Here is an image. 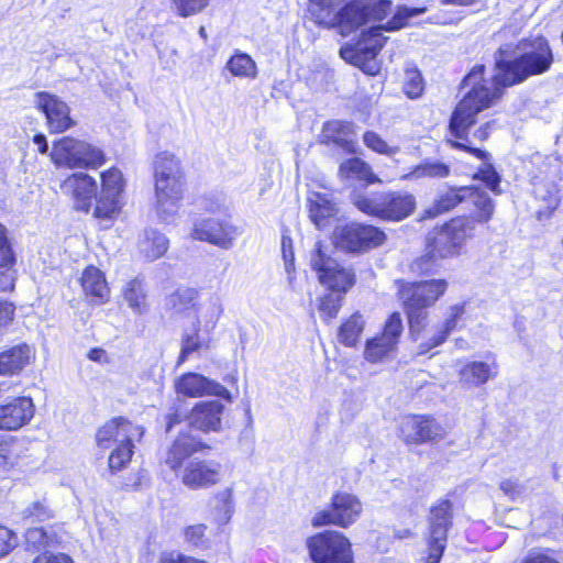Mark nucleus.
Returning a JSON list of instances; mask_svg holds the SVG:
<instances>
[{
	"label": "nucleus",
	"instance_id": "bf43d9fd",
	"mask_svg": "<svg viewBox=\"0 0 563 563\" xmlns=\"http://www.w3.org/2000/svg\"><path fill=\"white\" fill-rule=\"evenodd\" d=\"M312 3V14L318 22V14L330 15L338 12L336 8L341 5L343 0H310Z\"/></svg>",
	"mask_w": 563,
	"mask_h": 563
},
{
	"label": "nucleus",
	"instance_id": "0eeeda50",
	"mask_svg": "<svg viewBox=\"0 0 563 563\" xmlns=\"http://www.w3.org/2000/svg\"><path fill=\"white\" fill-rule=\"evenodd\" d=\"M332 241L342 252L366 253L382 246L386 242V234L374 225L352 222L336 227Z\"/></svg>",
	"mask_w": 563,
	"mask_h": 563
},
{
	"label": "nucleus",
	"instance_id": "5701e85b",
	"mask_svg": "<svg viewBox=\"0 0 563 563\" xmlns=\"http://www.w3.org/2000/svg\"><path fill=\"white\" fill-rule=\"evenodd\" d=\"M499 365L494 357L487 361H465L457 371L459 383L465 388H476L498 376Z\"/></svg>",
	"mask_w": 563,
	"mask_h": 563
},
{
	"label": "nucleus",
	"instance_id": "9b49d317",
	"mask_svg": "<svg viewBox=\"0 0 563 563\" xmlns=\"http://www.w3.org/2000/svg\"><path fill=\"white\" fill-rule=\"evenodd\" d=\"M101 190L97 196L93 216L98 219L113 218L122 207L124 179L120 169L111 167L100 175Z\"/></svg>",
	"mask_w": 563,
	"mask_h": 563
},
{
	"label": "nucleus",
	"instance_id": "6ab92c4d",
	"mask_svg": "<svg viewBox=\"0 0 563 563\" xmlns=\"http://www.w3.org/2000/svg\"><path fill=\"white\" fill-rule=\"evenodd\" d=\"M222 466L214 460H191L181 475L183 484L190 489H203L217 485L221 479Z\"/></svg>",
	"mask_w": 563,
	"mask_h": 563
},
{
	"label": "nucleus",
	"instance_id": "09e8293b",
	"mask_svg": "<svg viewBox=\"0 0 563 563\" xmlns=\"http://www.w3.org/2000/svg\"><path fill=\"white\" fill-rule=\"evenodd\" d=\"M363 142L369 150L378 154L391 156L399 152L398 146L389 145L384 139L380 137L379 134L374 131L365 132L363 135Z\"/></svg>",
	"mask_w": 563,
	"mask_h": 563
},
{
	"label": "nucleus",
	"instance_id": "4c0bfd02",
	"mask_svg": "<svg viewBox=\"0 0 563 563\" xmlns=\"http://www.w3.org/2000/svg\"><path fill=\"white\" fill-rule=\"evenodd\" d=\"M475 225L468 217H456L444 224L460 251L475 236Z\"/></svg>",
	"mask_w": 563,
	"mask_h": 563
},
{
	"label": "nucleus",
	"instance_id": "20e7f679",
	"mask_svg": "<svg viewBox=\"0 0 563 563\" xmlns=\"http://www.w3.org/2000/svg\"><path fill=\"white\" fill-rule=\"evenodd\" d=\"M391 5L389 0H356L334 14H318V23L349 36L363 25L384 20L391 12Z\"/></svg>",
	"mask_w": 563,
	"mask_h": 563
},
{
	"label": "nucleus",
	"instance_id": "864d4df0",
	"mask_svg": "<svg viewBox=\"0 0 563 563\" xmlns=\"http://www.w3.org/2000/svg\"><path fill=\"white\" fill-rule=\"evenodd\" d=\"M179 16L188 18L203 11L210 0H169Z\"/></svg>",
	"mask_w": 563,
	"mask_h": 563
},
{
	"label": "nucleus",
	"instance_id": "423d86ee",
	"mask_svg": "<svg viewBox=\"0 0 563 563\" xmlns=\"http://www.w3.org/2000/svg\"><path fill=\"white\" fill-rule=\"evenodd\" d=\"M51 158L56 166L71 169H95L106 162L104 153L100 148L69 136H64L54 143Z\"/></svg>",
	"mask_w": 563,
	"mask_h": 563
},
{
	"label": "nucleus",
	"instance_id": "58836bf2",
	"mask_svg": "<svg viewBox=\"0 0 563 563\" xmlns=\"http://www.w3.org/2000/svg\"><path fill=\"white\" fill-rule=\"evenodd\" d=\"M364 328V317L355 312L339 328L338 340L345 346H355L361 339Z\"/></svg>",
	"mask_w": 563,
	"mask_h": 563
},
{
	"label": "nucleus",
	"instance_id": "f704fd0d",
	"mask_svg": "<svg viewBox=\"0 0 563 563\" xmlns=\"http://www.w3.org/2000/svg\"><path fill=\"white\" fill-rule=\"evenodd\" d=\"M169 245L165 234L155 229H147L139 241L140 252L148 260L155 261L162 257Z\"/></svg>",
	"mask_w": 563,
	"mask_h": 563
},
{
	"label": "nucleus",
	"instance_id": "9d476101",
	"mask_svg": "<svg viewBox=\"0 0 563 563\" xmlns=\"http://www.w3.org/2000/svg\"><path fill=\"white\" fill-rule=\"evenodd\" d=\"M360 499L349 493H336L331 499L329 509L318 511L312 518L313 527L338 526L349 528L362 514Z\"/></svg>",
	"mask_w": 563,
	"mask_h": 563
},
{
	"label": "nucleus",
	"instance_id": "2f4dec72",
	"mask_svg": "<svg viewBox=\"0 0 563 563\" xmlns=\"http://www.w3.org/2000/svg\"><path fill=\"white\" fill-rule=\"evenodd\" d=\"M33 352L26 344L13 346L0 353V375H14L32 360Z\"/></svg>",
	"mask_w": 563,
	"mask_h": 563
},
{
	"label": "nucleus",
	"instance_id": "a211bd4d",
	"mask_svg": "<svg viewBox=\"0 0 563 563\" xmlns=\"http://www.w3.org/2000/svg\"><path fill=\"white\" fill-rule=\"evenodd\" d=\"M36 107L45 114L47 126L53 133H62L75 125L68 104L55 95L45 91L35 96Z\"/></svg>",
	"mask_w": 563,
	"mask_h": 563
},
{
	"label": "nucleus",
	"instance_id": "c03bdc74",
	"mask_svg": "<svg viewBox=\"0 0 563 563\" xmlns=\"http://www.w3.org/2000/svg\"><path fill=\"white\" fill-rule=\"evenodd\" d=\"M122 291L124 300L135 313H143L146 310V295L141 280L128 282Z\"/></svg>",
	"mask_w": 563,
	"mask_h": 563
},
{
	"label": "nucleus",
	"instance_id": "7c9ffc66",
	"mask_svg": "<svg viewBox=\"0 0 563 563\" xmlns=\"http://www.w3.org/2000/svg\"><path fill=\"white\" fill-rule=\"evenodd\" d=\"M310 219L318 229L328 225L329 220L333 218L338 208L328 192L312 191L308 197Z\"/></svg>",
	"mask_w": 563,
	"mask_h": 563
},
{
	"label": "nucleus",
	"instance_id": "2eb2a0df",
	"mask_svg": "<svg viewBox=\"0 0 563 563\" xmlns=\"http://www.w3.org/2000/svg\"><path fill=\"white\" fill-rule=\"evenodd\" d=\"M144 429L122 417L104 422L96 432V442L99 449H110L112 445L124 442H136L142 439Z\"/></svg>",
	"mask_w": 563,
	"mask_h": 563
},
{
	"label": "nucleus",
	"instance_id": "c85d7f7f",
	"mask_svg": "<svg viewBox=\"0 0 563 563\" xmlns=\"http://www.w3.org/2000/svg\"><path fill=\"white\" fill-rule=\"evenodd\" d=\"M468 192H472V187L467 186L459 188L452 187L440 191L433 203L424 210V218H435L451 211L467 199Z\"/></svg>",
	"mask_w": 563,
	"mask_h": 563
},
{
	"label": "nucleus",
	"instance_id": "5fc2aeb1",
	"mask_svg": "<svg viewBox=\"0 0 563 563\" xmlns=\"http://www.w3.org/2000/svg\"><path fill=\"white\" fill-rule=\"evenodd\" d=\"M16 255L12 250V260L9 263H0V291L5 292L14 288L16 279Z\"/></svg>",
	"mask_w": 563,
	"mask_h": 563
},
{
	"label": "nucleus",
	"instance_id": "ea45409f",
	"mask_svg": "<svg viewBox=\"0 0 563 563\" xmlns=\"http://www.w3.org/2000/svg\"><path fill=\"white\" fill-rule=\"evenodd\" d=\"M225 68L232 76L254 79L257 76V66L254 59L246 53L235 52L227 62Z\"/></svg>",
	"mask_w": 563,
	"mask_h": 563
},
{
	"label": "nucleus",
	"instance_id": "bb28decb",
	"mask_svg": "<svg viewBox=\"0 0 563 563\" xmlns=\"http://www.w3.org/2000/svg\"><path fill=\"white\" fill-rule=\"evenodd\" d=\"M460 253L461 251L443 224L433 231L431 236L428 239L427 254L419 260V266L422 268V263L426 258L443 260L456 256Z\"/></svg>",
	"mask_w": 563,
	"mask_h": 563
},
{
	"label": "nucleus",
	"instance_id": "a19ab883",
	"mask_svg": "<svg viewBox=\"0 0 563 563\" xmlns=\"http://www.w3.org/2000/svg\"><path fill=\"white\" fill-rule=\"evenodd\" d=\"M450 175V166L433 159H426L416 166L410 173L401 176V179H420V178H444Z\"/></svg>",
	"mask_w": 563,
	"mask_h": 563
},
{
	"label": "nucleus",
	"instance_id": "69168bd1",
	"mask_svg": "<svg viewBox=\"0 0 563 563\" xmlns=\"http://www.w3.org/2000/svg\"><path fill=\"white\" fill-rule=\"evenodd\" d=\"M32 563H73V561L64 553L44 552L36 556Z\"/></svg>",
	"mask_w": 563,
	"mask_h": 563
},
{
	"label": "nucleus",
	"instance_id": "c756f323",
	"mask_svg": "<svg viewBox=\"0 0 563 563\" xmlns=\"http://www.w3.org/2000/svg\"><path fill=\"white\" fill-rule=\"evenodd\" d=\"M80 282L85 295L90 297L92 302L101 305L108 301L110 289L103 273L99 268L88 266L82 272Z\"/></svg>",
	"mask_w": 563,
	"mask_h": 563
},
{
	"label": "nucleus",
	"instance_id": "f3484780",
	"mask_svg": "<svg viewBox=\"0 0 563 563\" xmlns=\"http://www.w3.org/2000/svg\"><path fill=\"white\" fill-rule=\"evenodd\" d=\"M35 415V405L31 397L16 396L0 402V430L19 431L27 426Z\"/></svg>",
	"mask_w": 563,
	"mask_h": 563
},
{
	"label": "nucleus",
	"instance_id": "680f3d73",
	"mask_svg": "<svg viewBox=\"0 0 563 563\" xmlns=\"http://www.w3.org/2000/svg\"><path fill=\"white\" fill-rule=\"evenodd\" d=\"M12 243L4 224L0 222V263H10L12 260Z\"/></svg>",
	"mask_w": 563,
	"mask_h": 563
},
{
	"label": "nucleus",
	"instance_id": "393cba45",
	"mask_svg": "<svg viewBox=\"0 0 563 563\" xmlns=\"http://www.w3.org/2000/svg\"><path fill=\"white\" fill-rule=\"evenodd\" d=\"M416 209V198L408 192H383V220L400 221Z\"/></svg>",
	"mask_w": 563,
	"mask_h": 563
},
{
	"label": "nucleus",
	"instance_id": "dca6fc26",
	"mask_svg": "<svg viewBox=\"0 0 563 563\" xmlns=\"http://www.w3.org/2000/svg\"><path fill=\"white\" fill-rule=\"evenodd\" d=\"M177 395L188 398L214 396L232 401L231 393L220 383L198 373H186L175 379Z\"/></svg>",
	"mask_w": 563,
	"mask_h": 563
},
{
	"label": "nucleus",
	"instance_id": "774afa93",
	"mask_svg": "<svg viewBox=\"0 0 563 563\" xmlns=\"http://www.w3.org/2000/svg\"><path fill=\"white\" fill-rule=\"evenodd\" d=\"M13 313L14 307L11 303L0 301V329L11 321Z\"/></svg>",
	"mask_w": 563,
	"mask_h": 563
},
{
	"label": "nucleus",
	"instance_id": "39448f33",
	"mask_svg": "<svg viewBox=\"0 0 563 563\" xmlns=\"http://www.w3.org/2000/svg\"><path fill=\"white\" fill-rule=\"evenodd\" d=\"M309 263L312 271L316 272L319 283L331 292L344 296L356 283L354 269L340 264L328 255L320 241L314 243Z\"/></svg>",
	"mask_w": 563,
	"mask_h": 563
},
{
	"label": "nucleus",
	"instance_id": "37998d69",
	"mask_svg": "<svg viewBox=\"0 0 563 563\" xmlns=\"http://www.w3.org/2000/svg\"><path fill=\"white\" fill-rule=\"evenodd\" d=\"M183 177L180 163L174 154L158 153L154 161V178Z\"/></svg>",
	"mask_w": 563,
	"mask_h": 563
},
{
	"label": "nucleus",
	"instance_id": "412c9836",
	"mask_svg": "<svg viewBox=\"0 0 563 563\" xmlns=\"http://www.w3.org/2000/svg\"><path fill=\"white\" fill-rule=\"evenodd\" d=\"M224 406L218 400L198 401L187 415L190 428L209 433L222 430Z\"/></svg>",
	"mask_w": 563,
	"mask_h": 563
},
{
	"label": "nucleus",
	"instance_id": "8fccbe9b",
	"mask_svg": "<svg viewBox=\"0 0 563 563\" xmlns=\"http://www.w3.org/2000/svg\"><path fill=\"white\" fill-rule=\"evenodd\" d=\"M197 297V291L191 288L177 289L174 294H172L167 299V306L175 309V311L180 312L183 310L189 309L194 306V301Z\"/></svg>",
	"mask_w": 563,
	"mask_h": 563
},
{
	"label": "nucleus",
	"instance_id": "3c124183",
	"mask_svg": "<svg viewBox=\"0 0 563 563\" xmlns=\"http://www.w3.org/2000/svg\"><path fill=\"white\" fill-rule=\"evenodd\" d=\"M184 539L194 548H208L209 538L207 537V526L203 523H196L186 527L184 530Z\"/></svg>",
	"mask_w": 563,
	"mask_h": 563
},
{
	"label": "nucleus",
	"instance_id": "c9c22d12",
	"mask_svg": "<svg viewBox=\"0 0 563 563\" xmlns=\"http://www.w3.org/2000/svg\"><path fill=\"white\" fill-rule=\"evenodd\" d=\"M450 143L453 147L464 150L475 155L476 157L483 159L484 162H486L488 158V154L485 151H482L481 148H476L460 142L452 141ZM475 178L485 183L487 188L494 191L495 194L499 192L498 187L500 178L490 164L484 163V167L478 170V173L475 175Z\"/></svg>",
	"mask_w": 563,
	"mask_h": 563
},
{
	"label": "nucleus",
	"instance_id": "79ce46f5",
	"mask_svg": "<svg viewBox=\"0 0 563 563\" xmlns=\"http://www.w3.org/2000/svg\"><path fill=\"white\" fill-rule=\"evenodd\" d=\"M199 321L191 329L186 330L181 339V351L178 357V365L184 363L192 353L202 349H209V341L199 334Z\"/></svg>",
	"mask_w": 563,
	"mask_h": 563
},
{
	"label": "nucleus",
	"instance_id": "f03ea898",
	"mask_svg": "<svg viewBox=\"0 0 563 563\" xmlns=\"http://www.w3.org/2000/svg\"><path fill=\"white\" fill-rule=\"evenodd\" d=\"M419 13L420 10L416 9H399L385 25L379 24L363 31L355 45L342 46L340 56L347 63L362 69L365 74H378L380 66L377 56L387 40V37L383 35V31L399 30L406 25L410 16H415Z\"/></svg>",
	"mask_w": 563,
	"mask_h": 563
},
{
	"label": "nucleus",
	"instance_id": "6e6552de",
	"mask_svg": "<svg viewBox=\"0 0 563 563\" xmlns=\"http://www.w3.org/2000/svg\"><path fill=\"white\" fill-rule=\"evenodd\" d=\"M189 234L196 241L230 250L242 234V229L229 218L198 217L192 221Z\"/></svg>",
	"mask_w": 563,
	"mask_h": 563
},
{
	"label": "nucleus",
	"instance_id": "603ef678",
	"mask_svg": "<svg viewBox=\"0 0 563 563\" xmlns=\"http://www.w3.org/2000/svg\"><path fill=\"white\" fill-rule=\"evenodd\" d=\"M424 90V82L420 71L416 68H408L404 78V91L411 98H418Z\"/></svg>",
	"mask_w": 563,
	"mask_h": 563
},
{
	"label": "nucleus",
	"instance_id": "338daca9",
	"mask_svg": "<svg viewBox=\"0 0 563 563\" xmlns=\"http://www.w3.org/2000/svg\"><path fill=\"white\" fill-rule=\"evenodd\" d=\"M500 490L511 499H515L522 493V487L517 479H504L499 484Z\"/></svg>",
	"mask_w": 563,
	"mask_h": 563
},
{
	"label": "nucleus",
	"instance_id": "a878e982",
	"mask_svg": "<svg viewBox=\"0 0 563 563\" xmlns=\"http://www.w3.org/2000/svg\"><path fill=\"white\" fill-rule=\"evenodd\" d=\"M205 448L201 441L189 435H180L167 449L164 462L174 472L185 467V462Z\"/></svg>",
	"mask_w": 563,
	"mask_h": 563
},
{
	"label": "nucleus",
	"instance_id": "ddd939ff",
	"mask_svg": "<svg viewBox=\"0 0 563 563\" xmlns=\"http://www.w3.org/2000/svg\"><path fill=\"white\" fill-rule=\"evenodd\" d=\"M402 319L399 312H393L385 322L379 335L368 340L364 349V357L371 363L384 362L391 357L402 333Z\"/></svg>",
	"mask_w": 563,
	"mask_h": 563
},
{
	"label": "nucleus",
	"instance_id": "052dcab7",
	"mask_svg": "<svg viewBox=\"0 0 563 563\" xmlns=\"http://www.w3.org/2000/svg\"><path fill=\"white\" fill-rule=\"evenodd\" d=\"M27 544L42 549L51 544V538L43 528H31L25 533Z\"/></svg>",
	"mask_w": 563,
	"mask_h": 563
},
{
	"label": "nucleus",
	"instance_id": "6e6d98bb",
	"mask_svg": "<svg viewBox=\"0 0 563 563\" xmlns=\"http://www.w3.org/2000/svg\"><path fill=\"white\" fill-rule=\"evenodd\" d=\"M282 252L289 285L291 288H295V254L292 249V240L290 236L285 234L282 238Z\"/></svg>",
	"mask_w": 563,
	"mask_h": 563
},
{
	"label": "nucleus",
	"instance_id": "473e14b6",
	"mask_svg": "<svg viewBox=\"0 0 563 563\" xmlns=\"http://www.w3.org/2000/svg\"><path fill=\"white\" fill-rule=\"evenodd\" d=\"M339 176L344 180H358L365 183V185L380 183L371 166L358 157L342 162L339 167Z\"/></svg>",
	"mask_w": 563,
	"mask_h": 563
},
{
	"label": "nucleus",
	"instance_id": "e433bc0d",
	"mask_svg": "<svg viewBox=\"0 0 563 563\" xmlns=\"http://www.w3.org/2000/svg\"><path fill=\"white\" fill-rule=\"evenodd\" d=\"M467 199L473 205L472 216L468 218L474 220V224H485L490 221L495 212V203L487 192L472 187V192L467 194Z\"/></svg>",
	"mask_w": 563,
	"mask_h": 563
},
{
	"label": "nucleus",
	"instance_id": "aec40b11",
	"mask_svg": "<svg viewBox=\"0 0 563 563\" xmlns=\"http://www.w3.org/2000/svg\"><path fill=\"white\" fill-rule=\"evenodd\" d=\"M183 177L155 179L156 211L163 221H169L178 211L183 198Z\"/></svg>",
	"mask_w": 563,
	"mask_h": 563
},
{
	"label": "nucleus",
	"instance_id": "1a4fd4ad",
	"mask_svg": "<svg viewBox=\"0 0 563 563\" xmlns=\"http://www.w3.org/2000/svg\"><path fill=\"white\" fill-rule=\"evenodd\" d=\"M307 547L316 563H352L351 542L339 531L319 532L307 540Z\"/></svg>",
	"mask_w": 563,
	"mask_h": 563
},
{
	"label": "nucleus",
	"instance_id": "cd10ccee",
	"mask_svg": "<svg viewBox=\"0 0 563 563\" xmlns=\"http://www.w3.org/2000/svg\"><path fill=\"white\" fill-rule=\"evenodd\" d=\"M465 313V303H455L448 309L445 320L434 329L428 340L421 344V352H427L441 345L449 334L456 328L457 322Z\"/></svg>",
	"mask_w": 563,
	"mask_h": 563
},
{
	"label": "nucleus",
	"instance_id": "72a5a7b5",
	"mask_svg": "<svg viewBox=\"0 0 563 563\" xmlns=\"http://www.w3.org/2000/svg\"><path fill=\"white\" fill-rule=\"evenodd\" d=\"M234 514L233 488L227 487L211 499V520L219 527L225 526Z\"/></svg>",
	"mask_w": 563,
	"mask_h": 563
},
{
	"label": "nucleus",
	"instance_id": "b1692460",
	"mask_svg": "<svg viewBox=\"0 0 563 563\" xmlns=\"http://www.w3.org/2000/svg\"><path fill=\"white\" fill-rule=\"evenodd\" d=\"M355 130L352 122L331 120L323 124L320 142L334 144L347 153H356Z\"/></svg>",
	"mask_w": 563,
	"mask_h": 563
},
{
	"label": "nucleus",
	"instance_id": "7ed1b4c3",
	"mask_svg": "<svg viewBox=\"0 0 563 563\" xmlns=\"http://www.w3.org/2000/svg\"><path fill=\"white\" fill-rule=\"evenodd\" d=\"M448 287V282L442 278L398 282V296L402 301L411 335L419 339L428 323V309L446 292Z\"/></svg>",
	"mask_w": 563,
	"mask_h": 563
},
{
	"label": "nucleus",
	"instance_id": "13d9d810",
	"mask_svg": "<svg viewBox=\"0 0 563 563\" xmlns=\"http://www.w3.org/2000/svg\"><path fill=\"white\" fill-rule=\"evenodd\" d=\"M521 563H560L551 549H532Z\"/></svg>",
	"mask_w": 563,
	"mask_h": 563
},
{
	"label": "nucleus",
	"instance_id": "49530a36",
	"mask_svg": "<svg viewBox=\"0 0 563 563\" xmlns=\"http://www.w3.org/2000/svg\"><path fill=\"white\" fill-rule=\"evenodd\" d=\"M342 295L329 292L320 296L317 299L318 302V311L320 312V317L323 321L329 322L332 319L338 317V313L342 307L343 301Z\"/></svg>",
	"mask_w": 563,
	"mask_h": 563
},
{
	"label": "nucleus",
	"instance_id": "0e129e2a",
	"mask_svg": "<svg viewBox=\"0 0 563 563\" xmlns=\"http://www.w3.org/2000/svg\"><path fill=\"white\" fill-rule=\"evenodd\" d=\"M15 547V537L7 527L0 526V558Z\"/></svg>",
	"mask_w": 563,
	"mask_h": 563
},
{
	"label": "nucleus",
	"instance_id": "e2e57ef3",
	"mask_svg": "<svg viewBox=\"0 0 563 563\" xmlns=\"http://www.w3.org/2000/svg\"><path fill=\"white\" fill-rule=\"evenodd\" d=\"M159 563H206L194 556L183 554L180 552L172 551L163 553L159 558Z\"/></svg>",
	"mask_w": 563,
	"mask_h": 563
},
{
	"label": "nucleus",
	"instance_id": "f8f14e48",
	"mask_svg": "<svg viewBox=\"0 0 563 563\" xmlns=\"http://www.w3.org/2000/svg\"><path fill=\"white\" fill-rule=\"evenodd\" d=\"M429 554L424 563H439L446 548L448 531L452 525V504L440 500L430 510Z\"/></svg>",
	"mask_w": 563,
	"mask_h": 563
},
{
	"label": "nucleus",
	"instance_id": "f257e3e1",
	"mask_svg": "<svg viewBox=\"0 0 563 563\" xmlns=\"http://www.w3.org/2000/svg\"><path fill=\"white\" fill-rule=\"evenodd\" d=\"M521 54L511 62H497L498 73L487 77L483 65L475 66L464 78L470 88L452 113L450 129L457 139H465L476 115L492 107L501 96L503 87L521 82L548 71L553 64V53L547 38L533 36L518 44Z\"/></svg>",
	"mask_w": 563,
	"mask_h": 563
},
{
	"label": "nucleus",
	"instance_id": "de8ad7c7",
	"mask_svg": "<svg viewBox=\"0 0 563 563\" xmlns=\"http://www.w3.org/2000/svg\"><path fill=\"white\" fill-rule=\"evenodd\" d=\"M134 442L118 444L109 455L108 465L112 473L126 467L133 455Z\"/></svg>",
	"mask_w": 563,
	"mask_h": 563
},
{
	"label": "nucleus",
	"instance_id": "a18cd8bd",
	"mask_svg": "<svg viewBox=\"0 0 563 563\" xmlns=\"http://www.w3.org/2000/svg\"><path fill=\"white\" fill-rule=\"evenodd\" d=\"M352 202L361 212L383 219V192L373 196L355 192Z\"/></svg>",
	"mask_w": 563,
	"mask_h": 563
},
{
	"label": "nucleus",
	"instance_id": "4d7b16f0",
	"mask_svg": "<svg viewBox=\"0 0 563 563\" xmlns=\"http://www.w3.org/2000/svg\"><path fill=\"white\" fill-rule=\"evenodd\" d=\"M24 518H31L37 521H44L53 516V511L45 500L32 501L24 510Z\"/></svg>",
	"mask_w": 563,
	"mask_h": 563
},
{
	"label": "nucleus",
	"instance_id": "4468645a",
	"mask_svg": "<svg viewBox=\"0 0 563 563\" xmlns=\"http://www.w3.org/2000/svg\"><path fill=\"white\" fill-rule=\"evenodd\" d=\"M399 432L408 444L438 442L446 434L445 429L438 421L427 416L405 417L400 422Z\"/></svg>",
	"mask_w": 563,
	"mask_h": 563
},
{
	"label": "nucleus",
	"instance_id": "4be33fe9",
	"mask_svg": "<svg viewBox=\"0 0 563 563\" xmlns=\"http://www.w3.org/2000/svg\"><path fill=\"white\" fill-rule=\"evenodd\" d=\"M97 181L84 172L69 175L60 185L64 194L71 197L77 210L89 211L91 199L97 198Z\"/></svg>",
	"mask_w": 563,
	"mask_h": 563
}]
</instances>
